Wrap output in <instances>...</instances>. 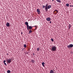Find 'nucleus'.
<instances>
[{"mask_svg": "<svg viewBox=\"0 0 73 73\" xmlns=\"http://www.w3.org/2000/svg\"><path fill=\"white\" fill-rule=\"evenodd\" d=\"M25 24L26 25H27V27L29 26V25H28V23L27 22V21L26 22H25Z\"/></svg>", "mask_w": 73, "mask_h": 73, "instance_id": "8", "label": "nucleus"}, {"mask_svg": "<svg viewBox=\"0 0 73 73\" xmlns=\"http://www.w3.org/2000/svg\"><path fill=\"white\" fill-rule=\"evenodd\" d=\"M11 60H12V59L11 58L8 59L7 60V61L8 63H11V62H12V61H11Z\"/></svg>", "mask_w": 73, "mask_h": 73, "instance_id": "2", "label": "nucleus"}, {"mask_svg": "<svg viewBox=\"0 0 73 73\" xmlns=\"http://www.w3.org/2000/svg\"><path fill=\"white\" fill-rule=\"evenodd\" d=\"M51 40L52 42H53V41H54V40L52 38H51Z\"/></svg>", "mask_w": 73, "mask_h": 73, "instance_id": "20", "label": "nucleus"}, {"mask_svg": "<svg viewBox=\"0 0 73 73\" xmlns=\"http://www.w3.org/2000/svg\"><path fill=\"white\" fill-rule=\"evenodd\" d=\"M31 32H32V31L31 30H30L29 31V34L31 33Z\"/></svg>", "mask_w": 73, "mask_h": 73, "instance_id": "18", "label": "nucleus"}, {"mask_svg": "<svg viewBox=\"0 0 73 73\" xmlns=\"http://www.w3.org/2000/svg\"><path fill=\"white\" fill-rule=\"evenodd\" d=\"M70 7H72V5H70Z\"/></svg>", "mask_w": 73, "mask_h": 73, "instance_id": "32", "label": "nucleus"}, {"mask_svg": "<svg viewBox=\"0 0 73 73\" xmlns=\"http://www.w3.org/2000/svg\"><path fill=\"white\" fill-rule=\"evenodd\" d=\"M45 64V63L44 62H42V66L43 67H45V65H44Z\"/></svg>", "mask_w": 73, "mask_h": 73, "instance_id": "10", "label": "nucleus"}, {"mask_svg": "<svg viewBox=\"0 0 73 73\" xmlns=\"http://www.w3.org/2000/svg\"><path fill=\"white\" fill-rule=\"evenodd\" d=\"M7 55H8V54L7 53Z\"/></svg>", "mask_w": 73, "mask_h": 73, "instance_id": "33", "label": "nucleus"}, {"mask_svg": "<svg viewBox=\"0 0 73 73\" xmlns=\"http://www.w3.org/2000/svg\"><path fill=\"white\" fill-rule=\"evenodd\" d=\"M68 27L69 29L70 30V28H71V25H69Z\"/></svg>", "mask_w": 73, "mask_h": 73, "instance_id": "13", "label": "nucleus"}, {"mask_svg": "<svg viewBox=\"0 0 73 73\" xmlns=\"http://www.w3.org/2000/svg\"><path fill=\"white\" fill-rule=\"evenodd\" d=\"M4 64L5 65H7V64L5 63H4Z\"/></svg>", "mask_w": 73, "mask_h": 73, "instance_id": "28", "label": "nucleus"}, {"mask_svg": "<svg viewBox=\"0 0 73 73\" xmlns=\"http://www.w3.org/2000/svg\"><path fill=\"white\" fill-rule=\"evenodd\" d=\"M27 30L28 31L29 30V26H27Z\"/></svg>", "mask_w": 73, "mask_h": 73, "instance_id": "23", "label": "nucleus"}, {"mask_svg": "<svg viewBox=\"0 0 73 73\" xmlns=\"http://www.w3.org/2000/svg\"><path fill=\"white\" fill-rule=\"evenodd\" d=\"M34 27H36V28H35L36 30L37 29V27H36V26H34Z\"/></svg>", "mask_w": 73, "mask_h": 73, "instance_id": "27", "label": "nucleus"}, {"mask_svg": "<svg viewBox=\"0 0 73 73\" xmlns=\"http://www.w3.org/2000/svg\"><path fill=\"white\" fill-rule=\"evenodd\" d=\"M21 34H23V33L22 32L21 33Z\"/></svg>", "mask_w": 73, "mask_h": 73, "instance_id": "34", "label": "nucleus"}, {"mask_svg": "<svg viewBox=\"0 0 73 73\" xmlns=\"http://www.w3.org/2000/svg\"><path fill=\"white\" fill-rule=\"evenodd\" d=\"M45 10L46 11V12H47L48 10V6H45Z\"/></svg>", "mask_w": 73, "mask_h": 73, "instance_id": "5", "label": "nucleus"}, {"mask_svg": "<svg viewBox=\"0 0 73 73\" xmlns=\"http://www.w3.org/2000/svg\"><path fill=\"white\" fill-rule=\"evenodd\" d=\"M47 7H48V9H50V8H51V5H49Z\"/></svg>", "mask_w": 73, "mask_h": 73, "instance_id": "9", "label": "nucleus"}, {"mask_svg": "<svg viewBox=\"0 0 73 73\" xmlns=\"http://www.w3.org/2000/svg\"><path fill=\"white\" fill-rule=\"evenodd\" d=\"M54 1V0H52V1Z\"/></svg>", "mask_w": 73, "mask_h": 73, "instance_id": "35", "label": "nucleus"}, {"mask_svg": "<svg viewBox=\"0 0 73 73\" xmlns=\"http://www.w3.org/2000/svg\"><path fill=\"white\" fill-rule=\"evenodd\" d=\"M6 62V60H4V61H3V62L4 63H5V62Z\"/></svg>", "mask_w": 73, "mask_h": 73, "instance_id": "26", "label": "nucleus"}, {"mask_svg": "<svg viewBox=\"0 0 73 73\" xmlns=\"http://www.w3.org/2000/svg\"><path fill=\"white\" fill-rule=\"evenodd\" d=\"M33 54L34 56L35 55V53H33Z\"/></svg>", "mask_w": 73, "mask_h": 73, "instance_id": "29", "label": "nucleus"}, {"mask_svg": "<svg viewBox=\"0 0 73 73\" xmlns=\"http://www.w3.org/2000/svg\"><path fill=\"white\" fill-rule=\"evenodd\" d=\"M32 28H33V27H32L31 26H29V29H32Z\"/></svg>", "mask_w": 73, "mask_h": 73, "instance_id": "11", "label": "nucleus"}, {"mask_svg": "<svg viewBox=\"0 0 73 73\" xmlns=\"http://www.w3.org/2000/svg\"><path fill=\"white\" fill-rule=\"evenodd\" d=\"M54 11H56V12H57L56 13H55V14H57V13H58V11H57V10H55L54 11Z\"/></svg>", "mask_w": 73, "mask_h": 73, "instance_id": "16", "label": "nucleus"}, {"mask_svg": "<svg viewBox=\"0 0 73 73\" xmlns=\"http://www.w3.org/2000/svg\"><path fill=\"white\" fill-rule=\"evenodd\" d=\"M37 12L38 13V14H40V10L38 9H37Z\"/></svg>", "mask_w": 73, "mask_h": 73, "instance_id": "7", "label": "nucleus"}, {"mask_svg": "<svg viewBox=\"0 0 73 73\" xmlns=\"http://www.w3.org/2000/svg\"><path fill=\"white\" fill-rule=\"evenodd\" d=\"M24 46L25 48H26L27 47V45L26 44H24Z\"/></svg>", "mask_w": 73, "mask_h": 73, "instance_id": "21", "label": "nucleus"}, {"mask_svg": "<svg viewBox=\"0 0 73 73\" xmlns=\"http://www.w3.org/2000/svg\"><path fill=\"white\" fill-rule=\"evenodd\" d=\"M50 23H52V21H50Z\"/></svg>", "mask_w": 73, "mask_h": 73, "instance_id": "30", "label": "nucleus"}, {"mask_svg": "<svg viewBox=\"0 0 73 73\" xmlns=\"http://www.w3.org/2000/svg\"><path fill=\"white\" fill-rule=\"evenodd\" d=\"M7 73H11V71L10 70H8L7 71Z\"/></svg>", "mask_w": 73, "mask_h": 73, "instance_id": "15", "label": "nucleus"}, {"mask_svg": "<svg viewBox=\"0 0 73 73\" xmlns=\"http://www.w3.org/2000/svg\"><path fill=\"white\" fill-rule=\"evenodd\" d=\"M66 5L67 7H69V4L68 3H67L66 4Z\"/></svg>", "mask_w": 73, "mask_h": 73, "instance_id": "17", "label": "nucleus"}, {"mask_svg": "<svg viewBox=\"0 0 73 73\" xmlns=\"http://www.w3.org/2000/svg\"><path fill=\"white\" fill-rule=\"evenodd\" d=\"M6 25L7 27H9L10 26V24H9V23H6Z\"/></svg>", "mask_w": 73, "mask_h": 73, "instance_id": "6", "label": "nucleus"}, {"mask_svg": "<svg viewBox=\"0 0 73 73\" xmlns=\"http://www.w3.org/2000/svg\"><path fill=\"white\" fill-rule=\"evenodd\" d=\"M42 7L43 8V9H44V8H45V6L42 5Z\"/></svg>", "mask_w": 73, "mask_h": 73, "instance_id": "24", "label": "nucleus"}, {"mask_svg": "<svg viewBox=\"0 0 73 73\" xmlns=\"http://www.w3.org/2000/svg\"><path fill=\"white\" fill-rule=\"evenodd\" d=\"M46 20L48 21H50L51 20V18H50V17H48L46 19Z\"/></svg>", "mask_w": 73, "mask_h": 73, "instance_id": "4", "label": "nucleus"}, {"mask_svg": "<svg viewBox=\"0 0 73 73\" xmlns=\"http://www.w3.org/2000/svg\"><path fill=\"white\" fill-rule=\"evenodd\" d=\"M31 62H33V63H34L35 62V61H34V60H31Z\"/></svg>", "mask_w": 73, "mask_h": 73, "instance_id": "19", "label": "nucleus"}, {"mask_svg": "<svg viewBox=\"0 0 73 73\" xmlns=\"http://www.w3.org/2000/svg\"><path fill=\"white\" fill-rule=\"evenodd\" d=\"M50 73H54V71L52 70H50Z\"/></svg>", "mask_w": 73, "mask_h": 73, "instance_id": "14", "label": "nucleus"}, {"mask_svg": "<svg viewBox=\"0 0 73 73\" xmlns=\"http://www.w3.org/2000/svg\"><path fill=\"white\" fill-rule=\"evenodd\" d=\"M48 3L46 4V5L45 6L46 7H48Z\"/></svg>", "mask_w": 73, "mask_h": 73, "instance_id": "25", "label": "nucleus"}, {"mask_svg": "<svg viewBox=\"0 0 73 73\" xmlns=\"http://www.w3.org/2000/svg\"><path fill=\"white\" fill-rule=\"evenodd\" d=\"M37 50L38 51H39V50H40V48H37Z\"/></svg>", "mask_w": 73, "mask_h": 73, "instance_id": "22", "label": "nucleus"}, {"mask_svg": "<svg viewBox=\"0 0 73 73\" xmlns=\"http://www.w3.org/2000/svg\"><path fill=\"white\" fill-rule=\"evenodd\" d=\"M57 50V47L56 46H52L51 47V50L55 52Z\"/></svg>", "mask_w": 73, "mask_h": 73, "instance_id": "1", "label": "nucleus"}, {"mask_svg": "<svg viewBox=\"0 0 73 73\" xmlns=\"http://www.w3.org/2000/svg\"><path fill=\"white\" fill-rule=\"evenodd\" d=\"M73 47V45L71 44L69 45H67V47L68 48H72Z\"/></svg>", "mask_w": 73, "mask_h": 73, "instance_id": "3", "label": "nucleus"}, {"mask_svg": "<svg viewBox=\"0 0 73 73\" xmlns=\"http://www.w3.org/2000/svg\"><path fill=\"white\" fill-rule=\"evenodd\" d=\"M56 1L57 2H58V3H61V1L60 0H56Z\"/></svg>", "mask_w": 73, "mask_h": 73, "instance_id": "12", "label": "nucleus"}, {"mask_svg": "<svg viewBox=\"0 0 73 73\" xmlns=\"http://www.w3.org/2000/svg\"><path fill=\"white\" fill-rule=\"evenodd\" d=\"M24 48H23L22 49L23 50H24Z\"/></svg>", "mask_w": 73, "mask_h": 73, "instance_id": "31", "label": "nucleus"}]
</instances>
